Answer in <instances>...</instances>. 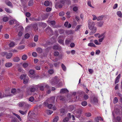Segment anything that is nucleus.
Segmentation results:
<instances>
[{"mask_svg":"<svg viewBox=\"0 0 122 122\" xmlns=\"http://www.w3.org/2000/svg\"><path fill=\"white\" fill-rule=\"evenodd\" d=\"M30 36L29 34L28 33H27L25 35V38H28Z\"/></svg>","mask_w":122,"mask_h":122,"instance_id":"45","label":"nucleus"},{"mask_svg":"<svg viewBox=\"0 0 122 122\" xmlns=\"http://www.w3.org/2000/svg\"><path fill=\"white\" fill-rule=\"evenodd\" d=\"M118 6V5L117 4H115L113 7V8L114 9H115L117 8Z\"/></svg>","mask_w":122,"mask_h":122,"instance_id":"58","label":"nucleus"},{"mask_svg":"<svg viewBox=\"0 0 122 122\" xmlns=\"http://www.w3.org/2000/svg\"><path fill=\"white\" fill-rule=\"evenodd\" d=\"M87 102L86 101L83 102H81V104L82 106H86L87 105Z\"/></svg>","mask_w":122,"mask_h":122,"instance_id":"34","label":"nucleus"},{"mask_svg":"<svg viewBox=\"0 0 122 122\" xmlns=\"http://www.w3.org/2000/svg\"><path fill=\"white\" fill-rule=\"evenodd\" d=\"M28 78H25L23 80V83L24 84H25L28 82Z\"/></svg>","mask_w":122,"mask_h":122,"instance_id":"30","label":"nucleus"},{"mask_svg":"<svg viewBox=\"0 0 122 122\" xmlns=\"http://www.w3.org/2000/svg\"><path fill=\"white\" fill-rule=\"evenodd\" d=\"M20 60L19 58L17 57H15L13 59V61L14 62H18Z\"/></svg>","mask_w":122,"mask_h":122,"instance_id":"10","label":"nucleus"},{"mask_svg":"<svg viewBox=\"0 0 122 122\" xmlns=\"http://www.w3.org/2000/svg\"><path fill=\"white\" fill-rule=\"evenodd\" d=\"M71 42L70 40H66L65 41V44L66 45H68Z\"/></svg>","mask_w":122,"mask_h":122,"instance_id":"43","label":"nucleus"},{"mask_svg":"<svg viewBox=\"0 0 122 122\" xmlns=\"http://www.w3.org/2000/svg\"><path fill=\"white\" fill-rule=\"evenodd\" d=\"M69 120V118L66 117L63 120L64 122H66L68 121Z\"/></svg>","mask_w":122,"mask_h":122,"instance_id":"57","label":"nucleus"},{"mask_svg":"<svg viewBox=\"0 0 122 122\" xmlns=\"http://www.w3.org/2000/svg\"><path fill=\"white\" fill-rule=\"evenodd\" d=\"M46 31L47 33H48L50 35H52V30L50 27H48L46 29Z\"/></svg>","mask_w":122,"mask_h":122,"instance_id":"7","label":"nucleus"},{"mask_svg":"<svg viewBox=\"0 0 122 122\" xmlns=\"http://www.w3.org/2000/svg\"><path fill=\"white\" fill-rule=\"evenodd\" d=\"M104 17V16L103 15H101L97 17V20L98 21L100 20H103V18Z\"/></svg>","mask_w":122,"mask_h":122,"instance_id":"20","label":"nucleus"},{"mask_svg":"<svg viewBox=\"0 0 122 122\" xmlns=\"http://www.w3.org/2000/svg\"><path fill=\"white\" fill-rule=\"evenodd\" d=\"M85 115L86 117H90L91 116V115L90 113L89 112H87L85 113Z\"/></svg>","mask_w":122,"mask_h":122,"instance_id":"31","label":"nucleus"},{"mask_svg":"<svg viewBox=\"0 0 122 122\" xmlns=\"http://www.w3.org/2000/svg\"><path fill=\"white\" fill-rule=\"evenodd\" d=\"M44 5L46 6H48L49 5V2L48 1H46L44 2Z\"/></svg>","mask_w":122,"mask_h":122,"instance_id":"35","label":"nucleus"},{"mask_svg":"<svg viewBox=\"0 0 122 122\" xmlns=\"http://www.w3.org/2000/svg\"><path fill=\"white\" fill-rule=\"evenodd\" d=\"M34 100V97H30L29 99V101L31 102H32Z\"/></svg>","mask_w":122,"mask_h":122,"instance_id":"50","label":"nucleus"},{"mask_svg":"<svg viewBox=\"0 0 122 122\" xmlns=\"http://www.w3.org/2000/svg\"><path fill=\"white\" fill-rule=\"evenodd\" d=\"M90 74H92L93 72V70L92 69H89L88 70Z\"/></svg>","mask_w":122,"mask_h":122,"instance_id":"56","label":"nucleus"},{"mask_svg":"<svg viewBox=\"0 0 122 122\" xmlns=\"http://www.w3.org/2000/svg\"><path fill=\"white\" fill-rule=\"evenodd\" d=\"M55 97H53L49 98L48 100V101L50 102H54L55 100Z\"/></svg>","mask_w":122,"mask_h":122,"instance_id":"11","label":"nucleus"},{"mask_svg":"<svg viewBox=\"0 0 122 122\" xmlns=\"http://www.w3.org/2000/svg\"><path fill=\"white\" fill-rule=\"evenodd\" d=\"M27 57L26 55L25 54L22 56V59L23 60H25L27 59Z\"/></svg>","mask_w":122,"mask_h":122,"instance_id":"21","label":"nucleus"},{"mask_svg":"<svg viewBox=\"0 0 122 122\" xmlns=\"http://www.w3.org/2000/svg\"><path fill=\"white\" fill-rule=\"evenodd\" d=\"M53 112L52 111L50 110H48L47 111V113L48 115H51L52 113Z\"/></svg>","mask_w":122,"mask_h":122,"instance_id":"41","label":"nucleus"},{"mask_svg":"<svg viewBox=\"0 0 122 122\" xmlns=\"http://www.w3.org/2000/svg\"><path fill=\"white\" fill-rule=\"evenodd\" d=\"M25 15L27 17H29L30 16V14L29 12H26L25 13Z\"/></svg>","mask_w":122,"mask_h":122,"instance_id":"64","label":"nucleus"},{"mask_svg":"<svg viewBox=\"0 0 122 122\" xmlns=\"http://www.w3.org/2000/svg\"><path fill=\"white\" fill-rule=\"evenodd\" d=\"M5 11L7 13H11V11L8 8H5Z\"/></svg>","mask_w":122,"mask_h":122,"instance_id":"42","label":"nucleus"},{"mask_svg":"<svg viewBox=\"0 0 122 122\" xmlns=\"http://www.w3.org/2000/svg\"><path fill=\"white\" fill-rule=\"evenodd\" d=\"M35 68L37 70H39L41 69V67L39 66H36L35 67Z\"/></svg>","mask_w":122,"mask_h":122,"instance_id":"59","label":"nucleus"},{"mask_svg":"<svg viewBox=\"0 0 122 122\" xmlns=\"http://www.w3.org/2000/svg\"><path fill=\"white\" fill-rule=\"evenodd\" d=\"M19 112L20 113L23 115L26 114L27 112L26 111L25 112H24L22 111L19 110Z\"/></svg>","mask_w":122,"mask_h":122,"instance_id":"28","label":"nucleus"},{"mask_svg":"<svg viewBox=\"0 0 122 122\" xmlns=\"http://www.w3.org/2000/svg\"><path fill=\"white\" fill-rule=\"evenodd\" d=\"M26 75H22L20 77V78L21 79H24L26 77Z\"/></svg>","mask_w":122,"mask_h":122,"instance_id":"44","label":"nucleus"},{"mask_svg":"<svg viewBox=\"0 0 122 122\" xmlns=\"http://www.w3.org/2000/svg\"><path fill=\"white\" fill-rule=\"evenodd\" d=\"M38 36L37 35H35L34 38V40L35 42H36L38 41Z\"/></svg>","mask_w":122,"mask_h":122,"instance_id":"36","label":"nucleus"},{"mask_svg":"<svg viewBox=\"0 0 122 122\" xmlns=\"http://www.w3.org/2000/svg\"><path fill=\"white\" fill-rule=\"evenodd\" d=\"M68 116L69 117V118H71L72 117V119L73 120H75V118L74 116L73 115H71L69 113H68Z\"/></svg>","mask_w":122,"mask_h":122,"instance_id":"16","label":"nucleus"},{"mask_svg":"<svg viewBox=\"0 0 122 122\" xmlns=\"http://www.w3.org/2000/svg\"><path fill=\"white\" fill-rule=\"evenodd\" d=\"M88 46L91 47H96V46L93 43H90L88 44Z\"/></svg>","mask_w":122,"mask_h":122,"instance_id":"22","label":"nucleus"},{"mask_svg":"<svg viewBox=\"0 0 122 122\" xmlns=\"http://www.w3.org/2000/svg\"><path fill=\"white\" fill-rule=\"evenodd\" d=\"M88 25L89 28L91 30V32L89 33L90 35H91L96 33L97 30V28L94 26V22L91 20H89L88 21Z\"/></svg>","mask_w":122,"mask_h":122,"instance_id":"2","label":"nucleus"},{"mask_svg":"<svg viewBox=\"0 0 122 122\" xmlns=\"http://www.w3.org/2000/svg\"><path fill=\"white\" fill-rule=\"evenodd\" d=\"M5 3L8 6L10 7H13L12 4L10 1L8 0H6L5 1Z\"/></svg>","mask_w":122,"mask_h":122,"instance_id":"9","label":"nucleus"},{"mask_svg":"<svg viewBox=\"0 0 122 122\" xmlns=\"http://www.w3.org/2000/svg\"><path fill=\"white\" fill-rule=\"evenodd\" d=\"M92 16L93 17L92 19L93 20H94L97 19V17L95 15H93Z\"/></svg>","mask_w":122,"mask_h":122,"instance_id":"63","label":"nucleus"},{"mask_svg":"<svg viewBox=\"0 0 122 122\" xmlns=\"http://www.w3.org/2000/svg\"><path fill=\"white\" fill-rule=\"evenodd\" d=\"M15 45V43L13 42H12L9 44V46L10 47H13Z\"/></svg>","mask_w":122,"mask_h":122,"instance_id":"27","label":"nucleus"},{"mask_svg":"<svg viewBox=\"0 0 122 122\" xmlns=\"http://www.w3.org/2000/svg\"><path fill=\"white\" fill-rule=\"evenodd\" d=\"M74 108V107L73 106L71 105L69 107V110L70 111H72L73 110Z\"/></svg>","mask_w":122,"mask_h":122,"instance_id":"48","label":"nucleus"},{"mask_svg":"<svg viewBox=\"0 0 122 122\" xmlns=\"http://www.w3.org/2000/svg\"><path fill=\"white\" fill-rule=\"evenodd\" d=\"M87 4H88V5L90 7H92L93 8H94L92 6V5H91V2L90 1H88Z\"/></svg>","mask_w":122,"mask_h":122,"instance_id":"60","label":"nucleus"},{"mask_svg":"<svg viewBox=\"0 0 122 122\" xmlns=\"http://www.w3.org/2000/svg\"><path fill=\"white\" fill-rule=\"evenodd\" d=\"M97 98L96 97H94L93 98V100H92V102H97Z\"/></svg>","mask_w":122,"mask_h":122,"instance_id":"37","label":"nucleus"},{"mask_svg":"<svg viewBox=\"0 0 122 122\" xmlns=\"http://www.w3.org/2000/svg\"><path fill=\"white\" fill-rule=\"evenodd\" d=\"M49 24L50 25L53 26L55 24V21L54 20L52 21L49 22Z\"/></svg>","mask_w":122,"mask_h":122,"instance_id":"19","label":"nucleus"},{"mask_svg":"<svg viewBox=\"0 0 122 122\" xmlns=\"http://www.w3.org/2000/svg\"><path fill=\"white\" fill-rule=\"evenodd\" d=\"M29 72L30 74L31 75H33L34 74L35 71L33 70H31L29 71Z\"/></svg>","mask_w":122,"mask_h":122,"instance_id":"40","label":"nucleus"},{"mask_svg":"<svg viewBox=\"0 0 122 122\" xmlns=\"http://www.w3.org/2000/svg\"><path fill=\"white\" fill-rule=\"evenodd\" d=\"M73 10L75 11H76L78 10V8L76 6L74 7L73 8Z\"/></svg>","mask_w":122,"mask_h":122,"instance_id":"61","label":"nucleus"},{"mask_svg":"<svg viewBox=\"0 0 122 122\" xmlns=\"http://www.w3.org/2000/svg\"><path fill=\"white\" fill-rule=\"evenodd\" d=\"M37 51L39 53H41L42 51V49L40 48H38L37 49Z\"/></svg>","mask_w":122,"mask_h":122,"instance_id":"38","label":"nucleus"},{"mask_svg":"<svg viewBox=\"0 0 122 122\" xmlns=\"http://www.w3.org/2000/svg\"><path fill=\"white\" fill-rule=\"evenodd\" d=\"M103 22L102 21L99 22L98 24V26L99 27H101L103 25Z\"/></svg>","mask_w":122,"mask_h":122,"instance_id":"33","label":"nucleus"},{"mask_svg":"<svg viewBox=\"0 0 122 122\" xmlns=\"http://www.w3.org/2000/svg\"><path fill=\"white\" fill-rule=\"evenodd\" d=\"M117 14L121 18L122 17V13L120 11H117Z\"/></svg>","mask_w":122,"mask_h":122,"instance_id":"17","label":"nucleus"},{"mask_svg":"<svg viewBox=\"0 0 122 122\" xmlns=\"http://www.w3.org/2000/svg\"><path fill=\"white\" fill-rule=\"evenodd\" d=\"M83 97L84 99L86 100L89 98V96L88 95L85 94L84 95Z\"/></svg>","mask_w":122,"mask_h":122,"instance_id":"49","label":"nucleus"},{"mask_svg":"<svg viewBox=\"0 0 122 122\" xmlns=\"http://www.w3.org/2000/svg\"><path fill=\"white\" fill-rule=\"evenodd\" d=\"M51 9L49 7H47L46 9V11L47 12L50 11H51Z\"/></svg>","mask_w":122,"mask_h":122,"instance_id":"54","label":"nucleus"},{"mask_svg":"<svg viewBox=\"0 0 122 122\" xmlns=\"http://www.w3.org/2000/svg\"><path fill=\"white\" fill-rule=\"evenodd\" d=\"M19 30H20L18 33V36H21L23 34V32L24 30V28L22 26H19Z\"/></svg>","mask_w":122,"mask_h":122,"instance_id":"6","label":"nucleus"},{"mask_svg":"<svg viewBox=\"0 0 122 122\" xmlns=\"http://www.w3.org/2000/svg\"><path fill=\"white\" fill-rule=\"evenodd\" d=\"M59 119V117L58 116H56L54 118L53 120V122H57Z\"/></svg>","mask_w":122,"mask_h":122,"instance_id":"25","label":"nucleus"},{"mask_svg":"<svg viewBox=\"0 0 122 122\" xmlns=\"http://www.w3.org/2000/svg\"><path fill=\"white\" fill-rule=\"evenodd\" d=\"M33 4V0H31L29 2L28 5L29 6H31Z\"/></svg>","mask_w":122,"mask_h":122,"instance_id":"47","label":"nucleus"},{"mask_svg":"<svg viewBox=\"0 0 122 122\" xmlns=\"http://www.w3.org/2000/svg\"><path fill=\"white\" fill-rule=\"evenodd\" d=\"M94 42L96 45H99L101 44V43H100L98 42V41L97 40H94Z\"/></svg>","mask_w":122,"mask_h":122,"instance_id":"32","label":"nucleus"},{"mask_svg":"<svg viewBox=\"0 0 122 122\" xmlns=\"http://www.w3.org/2000/svg\"><path fill=\"white\" fill-rule=\"evenodd\" d=\"M9 20V18L7 17H4L3 18V21L6 22L7 21Z\"/></svg>","mask_w":122,"mask_h":122,"instance_id":"24","label":"nucleus"},{"mask_svg":"<svg viewBox=\"0 0 122 122\" xmlns=\"http://www.w3.org/2000/svg\"><path fill=\"white\" fill-rule=\"evenodd\" d=\"M36 90L35 88L33 87L31 88L30 89V91L31 92H34Z\"/></svg>","mask_w":122,"mask_h":122,"instance_id":"46","label":"nucleus"},{"mask_svg":"<svg viewBox=\"0 0 122 122\" xmlns=\"http://www.w3.org/2000/svg\"><path fill=\"white\" fill-rule=\"evenodd\" d=\"M118 102V99L117 97L114 98L113 100V102L115 104L117 103Z\"/></svg>","mask_w":122,"mask_h":122,"instance_id":"39","label":"nucleus"},{"mask_svg":"<svg viewBox=\"0 0 122 122\" xmlns=\"http://www.w3.org/2000/svg\"><path fill=\"white\" fill-rule=\"evenodd\" d=\"M76 92H73V93L72 94V97H74L75 100L76 99H77V96L76 95Z\"/></svg>","mask_w":122,"mask_h":122,"instance_id":"23","label":"nucleus"},{"mask_svg":"<svg viewBox=\"0 0 122 122\" xmlns=\"http://www.w3.org/2000/svg\"><path fill=\"white\" fill-rule=\"evenodd\" d=\"M61 66L63 70L64 71H65L66 69V68L65 65L63 64H62Z\"/></svg>","mask_w":122,"mask_h":122,"instance_id":"29","label":"nucleus"},{"mask_svg":"<svg viewBox=\"0 0 122 122\" xmlns=\"http://www.w3.org/2000/svg\"><path fill=\"white\" fill-rule=\"evenodd\" d=\"M50 109H52L53 110H55L56 109V107L55 106H53L52 104H49L47 106Z\"/></svg>","mask_w":122,"mask_h":122,"instance_id":"8","label":"nucleus"},{"mask_svg":"<svg viewBox=\"0 0 122 122\" xmlns=\"http://www.w3.org/2000/svg\"><path fill=\"white\" fill-rule=\"evenodd\" d=\"M65 14L64 12L63 11H62L61 12H60L59 14V15L60 16H63Z\"/></svg>","mask_w":122,"mask_h":122,"instance_id":"51","label":"nucleus"},{"mask_svg":"<svg viewBox=\"0 0 122 122\" xmlns=\"http://www.w3.org/2000/svg\"><path fill=\"white\" fill-rule=\"evenodd\" d=\"M12 53H9L6 54V58L8 59H10L12 57Z\"/></svg>","mask_w":122,"mask_h":122,"instance_id":"15","label":"nucleus"},{"mask_svg":"<svg viewBox=\"0 0 122 122\" xmlns=\"http://www.w3.org/2000/svg\"><path fill=\"white\" fill-rule=\"evenodd\" d=\"M29 65V64L27 63H24L23 64L22 66L24 68H26Z\"/></svg>","mask_w":122,"mask_h":122,"instance_id":"26","label":"nucleus"},{"mask_svg":"<svg viewBox=\"0 0 122 122\" xmlns=\"http://www.w3.org/2000/svg\"><path fill=\"white\" fill-rule=\"evenodd\" d=\"M102 38H99L98 40V41L99 43L102 42L104 40L105 37V36L104 35V34L103 35V36H102Z\"/></svg>","mask_w":122,"mask_h":122,"instance_id":"18","label":"nucleus"},{"mask_svg":"<svg viewBox=\"0 0 122 122\" xmlns=\"http://www.w3.org/2000/svg\"><path fill=\"white\" fill-rule=\"evenodd\" d=\"M114 122H122V111L115 109L112 112Z\"/></svg>","mask_w":122,"mask_h":122,"instance_id":"1","label":"nucleus"},{"mask_svg":"<svg viewBox=\"0 0 122 122\" xmlns=\"http://www.w3.org/2000/svg\"><path fill=\"white\" fill-rule=\"evenodd\" d=\"M44 86H45V87H46L47 88H49V86L48 85H45V84L43 85L39 84L37 86L36 85L35 87L36 88L37 87H39L41 90H43L44 89Z\"/></svg>","mask_w":122,"mask_h":122,"instance_id":"4","label":"nucleus"},{"mask_svg":"<svg viewBox=\"0 0 122 122\" xmlns=\"http://www.w3.org/2000/svg\"><path fill=\"white\" fill-rule=\"evenodd\" d=\"M68 91L66 88L62 89L61 90L60 92L61 93H66L68 92Z\"/></svg>","mask_w":122,"mask_h":122,"instance_id":"12","label":"nucleus"},{"mask_svg":"<svg viewBox=\"0 0 122 122\" xmlns=\"http://www.w3.org/2000/svg\"><path fill=\"white\" fill-rule=\"evenodd\" d=\"M12 63L11 62H7L5 64V66L7 67H9L11 66H12Z\"/></svg>","mask_w":122,"mask_h":122,"instance_id":"14","label":"nucleus"},{"mask_svg":"<svg viewBox=\"0 0 122 122\" xmlns=\"http://www.w3.org/2000/svg\"><path fill=\"white\" fill-rule=\"evenodd\" d=\"M32 55L34 57H36L37 56V55L36 53L33 52L32 53Z\"/></svg>","mask_w":122,"mask_h":122,"instance_id":"62","label":"nucleus"},{"mask_svg":"<svg viewBox=\"0 0 122 122\" xmlns=\"http://www.w3.org/2000/svg\"><path fill=\"white\" fill-rule=\"evenodd\" d=\"M54 54L55 56H57L59 55V53L58 52L56 51L54 52Z\"/></svg>","mask_w":122,"mask_h":122,"instance_id":"52","label":"nucleus"},{"mask_svg":"<svg viewBox=\"0 0 122 122\" xmlns=\"http://www.w3.org/2000/svg\"><path fill=\"white\" fill-rule=\"evenodd\" d=\"M14 22V20H10L9 22V23L10 24L12 25L13 24Z\"/></svg>","mask_w":122,"mask_h":122,"instance_id":"55","label":"nucleus"},{"mask_svg":"<svg viewBox=\"0 0 122 122\" xmlns=\"http://www.w3.org/2000/svg\"><path fill=\"white\" fill-rule=\"evenodd\" d=\"M20 107H23L25 108H28L31 107V105L24 102H20L19 103Z\"/></svg>","mask_w":122,"mask_h":122,"instance_id":"3","label":"nucleus"},{"mask_svg":"<svg viewBox=\"0 0 122 122\" xmlns=\"http://www.w3.org/2000/svg\"><path fill=\"white\" fill-rule=\"evenodd\" d=\"M64 37L63 36H60L58 38V42L62 45H64Z\"/></svg>","mask_w":122,"mask_h":122,"instance_id":"5","label":"nucleus"},{"mask_svg":"<svg viewBox=\"0 0 122 122\" xmlns=\"http://www.w3.org/2000/svg\"><path fill=\"white\" fill-rule=\"evenodd\" d=\"M49 73L51 74H53L54 73V71L53 70L51 69L48 71Z\"/></svg>","mask_w":122,"mask_h":122,"instance_id":"53","label":"nucleus"},{"mask_svg":"<svg viewBox=\"0 0 122 122\" xmlns=\"http://www.w3.org/2000/svg\"><path fill=\"white\" fill-rule=\"evenodd\" d=\"M103 34H101L100 35L99 33H97L95 34H94V36L95 37H98V38H99L103 36Z\"/></svg>","mask_w":122,"mask_h":122,"instance_id":"13","label":"nucleus"}]
</instances>
